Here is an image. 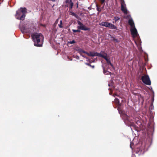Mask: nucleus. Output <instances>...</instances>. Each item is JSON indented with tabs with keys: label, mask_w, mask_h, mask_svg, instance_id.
I'll return each mask as SVG.
<instances>
[{
	"label": "nucleus",
	"mask_w": 157,
	"mask_h": 157,
	"mask_svg": "<svg viewBox=\"0 0 157 157\" xmlns=\"http://www.w3.org/2000/svg\"><path fill=\"white\" fill-rule=\"evenodd\" d=\"M89 56H98L104 58L106 61L109 67H113V65L110 62V57L107 54L101 51L100 53H97L94 52L89 53Z\"/></svg>",
	"instance_id": "nucleus-1"
},
{
	"label": "nucleus",
	"mask_w": 157,
	"mask_h": 157,
	"mask_svg": "<svg viewBox=\"0 0 157 157\" xmlns=\"http://www.w3.org/2000/svg\"><path fill=\"white\" fill-rule=\"evenodd\" d=\"M33 40L34 42L35 46L40 47L42 46L44 37L41 33H35L32 35Z\"/></svg>",
	"instance_id": "nucleus-2"
},
{
	"label": "nucleus",
	"mask_w": 157,
	"mask_h": 157,
	"mask_svg": "<svg viewBox=\"0 0 157 157\" xmlns=\"http://www.w3.org/2000/svg\"><path fill=\"white\" fill-rule=\"evenodd\" d=\"M20 29L21 31L23 33L30 34L33 30V28L28 22L25 23L22 27H21Z\"/></svg>",
	"instance_id": "nucleus-3"
},
{
	"label": "nucleus",
	"mask_w": 157,
	"mask_h": 157,
	"mask_svg": "<svg viewBox=\"0 0 157 157\" xmlns=\"http://www.w3.org/2000/svg\"><path fill=\"white\" fill-rule=\"evenodd\" d=\"M26 12V10L25 8H21L16 12L15 15L16 18L18 19L23 20L25 17Z\"/></svg>",
	"instance_id": "nucleus-4"
},
{
	"label": "nucleus",
	"mask_w": 157,
	"mask_h": 157,
	"mask_svg": "<svg viewBox=\"0 0 157 157\" xmlns=\"http://www.w3.org/2000/svg\"><path fill=\"white\" fill-rule=\"evenodd\" d=\"M99 25L109 28L112 29H115L116 28V27L114 25L107 22H101L99 24Z\"/></svg>",
	"instance_id": "nucleus-5"
},
{
	"label": "nucleus",
	"mask_w": 157,
	"mask_h": 157,
	"mask_svg": "<svg viewBox=\"0 0 157 157\" xmlns=\"http://www.w3.org/2000/svg\"><path fill=\"white\" fill-rule=\"evenodd\" d=\"M142 81L147 85H150L151 81L148 75H144L142 76L141 78Z\"/></svg>",
	"instance_id": "nucleus-6"
},
{
	"label": "nucleus",
	"mask_w": 157,
	"mask_h": 157,
	"mask_svg": "<svg viewBox=\"0 0 157 157\" xmlns=\"http://www.w3.org/2000/svg\"><path fill=\"white\" fill-rule=\"evenodd\" d=\"M121 4V10L125 14H127L128 13L126 8V5L124 3V0H120Z\"/></svg>",
	"instance_id": "nucleus-7"
},
{
	"label": "nucleus",
	"mask_w": 157,
	"mask_h": 157,
	"mask_svg": "<svg viewBox=\"0 0 157 157\" xmlns=\"http://www.w3.org/2000/svg\"><path fill=\"white\" fill-rule=\"evenodd\" d=\"M77 22L78 24L79 25V26L77 27V28L78 29H80L85 31L89 30V29L86 27L80 21H78Z\"/></svg>",
	"instance_id": "nucleus-8"
},
{
	"label": "nucleus",
	"mask_w": 157,
	"mask_h": 157,
	"mask_svg": "<svg viewBox=\"0 0 157 157\" xmlns=\"http://www.w3.org/2000/svg\"><path fill=\"white\" fill-rule=\"evenodd\" d=\"M130 30L133 37H135L137 36L138 35L137 32L135 27L131 28Z\"/></svg>",
	"instance_id": "nucleus-9"
},
{
	"label": "nucleus",
	"mask_w": 157,
	"mask_h": 157,
	"mask_svg": "<svg viewBox=\"0 0 157 157\" xmlns=\"http://www.w3.org/2000/svg\"><path fill=\"white\" fill-rule=\"evenodd\" d=\"M66 2L67 4V6H69L70 9H72L73 6V3L71 2V0H66Z\"/></svg>",
	"instance_id": "nucleus-10"
},
{
	"label": "nucleus",
	"mask_w": 157,
	"mask_h": 157,
	"mask_svg": "<svg viewBox=\"0 0 157 157\" xmlns=\"http://www.w3.org/2000/svg\"><path fill=\"white\" fill-rule=\"evenodd\" d=\"M128 23L131 26V28L135 27L134 22L132 18H131L129 19Z\"/></svg>",
	"instance_id": "nucleus-11"
},
{
	"label": "nucleus",
	"mask_w": 157,
	"mask_h": 157,
	"mask_svg": "<svg viewBox=\"0 0 157 157\" xmlns=\"http://www.w3.org/2000/svg\"><path fill=\"white\" fill-rule=\"evenodd\" d=\"M116 96H117V94H115L114 95V97L115 98V100L114 101V102L116 104V105H118V100H117V98H116Z\"/></svg>",
	"instance_id": "nucleus-12"
},
{
	"label": "nucleus",
	"mask_w": 157,
	"mask_h": 157,
	"mask_svg": "<svg viewBox=\"0 0 157 157\" xmlns=\"http://www.w3.org/2000/svg\"><path fill=\"white\" fill-rule=\"evenodd\" d=\"M76 50L78 51L81 55H82V49L80 48H78L76 49Z\"/></svg>",
	"instance_id": "nucleus-13"
},
{
	"label": "nucleus",
	"mask_w": 157,
	"mask_h": 157,
	"mask_svg": "<svg viewBox=\"0 0 157 157\" xmlns=\"http://www.w3.org/2000/svg\"><path fill=\"white\" fill-rule=\"evenodd\" d=\"M105 75H108L110 74L111 72H109V71H105V69L103 71Z\"/></svg>",
	"instance_id": "nucleus-14"
},
{
	"label": "nucleus",
	"mask_w": 157,
	"mask_h": 157,
	"mask_svg": "<svg viewBox=\"0 0 157 157\" xmlns=\"http://www.w3.org/2000/svg\"><path fill=\"white\" fill-rule=\"evenodd\" d=\"M59 27L61 28H63V26H62V23L61 20L60 21V23L58 24Z\"/></svg>",
	"instance_id": "nucleus-15"
},
{
	"label": "nucleus",
	"mask_w": 157,
	"mask_h": 157,
	"mask_svg": "<svg viewBox=\"0 0 157 157\" xmlns=\"http://www.w3.org/2000/svg\"><path fill=\"white\" fill-rule=\"evenodd\" d=\"M70 14L71 15L74 16L75 17H77V15H76L74 13H73V12H70Z\"/></svg>",
	"instance_id": "nucleus-16"
},
{
	"label": "nucleus",
	"mask_w": 157,
	"mask_h": 157,
	"mask_svg": "<svg viewBox=\"0 0 157 157\" xmlns=\"http://www.w3.org/2000/svg\"><path fill=\"white\" fill-rule=\"evenodd\" d=\"M72 31L73 32H80V31L78 29V30L72 29Z\"/></svg>",
	"instance_id": "nucleus-17"
},
{
	"label": "nucleus",
	"mask_w": 157,
	"mask_h": 157,
	"mask_svg": "<svg viewBox=\"0 0 157 157\" xmlns=\"http://www.w3.org/2000/svg\"><path fill=\"white\" fill-rule=\"evenodd\" d=\"M70 43L71 44H74L75 43V41L74 40H73L72 41H71L70 42Z\"/></svg>",
	"instance_id": "nucleus-18"
},
{
	"label": "nucleus",
	"mask_w": 157,
	"mask_h": 157,
	"mask_svg": "<svg viewBox=\"0 0 157 157\" xmlns=\"http://www.w3.org/2000/svg\"><path fill=\"white\" fill-rule=\"evenodd\" d=\"M86 52H85L83 50H82V53H85ZM81 56H82L83 57H85V56H84L83 55H81Z\"/></svg>",
	"instance_id": "nucleus-19"
},
{
	"label": "nucleus",
	"mask_w": 157,
	"mask_h": 157,
	"mask_svg": "<svg viewBox=\"0 0 157 157\" xmlns=\"http://www.w3.org/2000/svg\"><path fill=\"white\" fill-rule=\"evenodd\" d=\"M115 19L114 20V21H113V23H116L117 21V19L116 18H115Z\"/></svg>",
	"instance_id": "nucleus-20"
},
{
	"label": "nucleus",
	"mask_w": 157,
	"mask_h": 157,
	"mask_svg": "<svg viewBox=\"0 0 157 157\" xmlns=\"http://www.w3.org/2000/svg\"><path fill=\"white\" fill-rule=\"evenodd\" d=\"M100 1L102 3H103L105 2V0H100Z\"/></svg>",
	"instance_id": "nucleus-21"
},
{
	"label": "nucleus",
	"mask_w": 157,
	"mask_h": 157,
	"mask_svg": "<svg viewBox=\"0 0 157 157\" xmlns=\"http://www.w3.org/2000/svg\"><path fill=\"white\" fill-rule=\"evenodd\" d=\"M124 117L125 118H126V119H127V116L126 115L124 114Z\"/></svg>",
	"instance_id": "nucleus-22"
},
{
	"label": "nucleus",
	"mask_w": 157,
	"mask_h": 157,
	"mask_svg": "<svg viewBox=\"0 0 157 157\" xmlns=\"http://www.w3.org/2000/svg\"><path fill=\"white\" fill-rule=\"evenodd\" d=\"M87 65H90V66L91 67L93 68H94V66H91V65H90L89 64H87Z\"/></svg>",
	"instance_id": "nucleus-23"
},
{
	"label": "nucleus",
	"mask_w": 157,
	"mask_h": 157,
	"mask_svg": "<svg viewBox=\"0 0 157 157\" xmlns=\"http://www.w3.org/2000/svg\"><path fill=\"white\" fill-rule=\"evenodd\" d=\"M58 19H57L55 23L57 24L58 23Z\"/></svg>",
	"instance_id": "nucleus-24"
},
{
	"label": "nucleus",
	"mask_w": 157,
	"mask_h": 157,
	"mask_svg": "<svg viewBox=\"0 0 157 157\" xmlns=\"http://www.w3.org/2000/svg\"><path fill=\"white\" fill-rule=\"evenodd\" d=\"M130 17V15H128V16H127V17L126 18H129Z\"/></svg>",
	"instance_id": "nucleus-25"
},
{
	"label": "nucleus",
	"mask_w": 157,
	"mask_h": 157,
	"mask_svg": "<svg viewBox=\"0 0 157 157\" xmlns=\"http://www.w3.org/2000/svg\"><path fill=\"white\" fill-rule=\"evenodd\" d=\"M112 84H111V83H109V84H108V85L109 86H112Z\"/></svg>",
	"instance_id": "nucleus-26"
},
{
	"label": "nucleus",
	"mask_w": 157,
	"mask_h": 157,
	"mask_svg": "<svg viewBox=\"0 0 157 157\" xmlns=\"http://www.w3.org/2000/svg\"><path fill=\"white\" fill-rule=\"evenodd\" d=\"M85 54H86L87 55H88L89 56V53H88V52H86Z\"/></svg>",
	"instance_id": "nucleus-27"
},
{
	"label": "nucleus",
	"mask_w": 157,
	"mask_h": 157,
	"mask_svg": "<svg viewBox=\"0 0 157 157\" xmlns=\"http://www.w3.org/2000/svg\"><path fill=\"white\" fill-rule=\"evenodd\" d=\"M52 1H54L55 0H52Z\"/></svg>",
	"instance_id": "nucleus-28"
}]
</instances>
